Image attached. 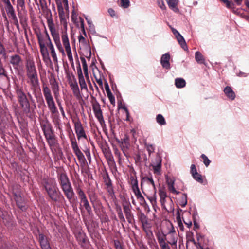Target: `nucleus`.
<instances>
[{
    "label": "nucleus",
    "mask_w": 249,
    "mask_h": 249,
    "mask_svg": "<svg viewBox=\"0 0 249 249\" xmlns=\"http://www.w3.org/2000/svg\"><path fill=\"white\" fill-rule=\"evenodd\" d=\"M27 76L29 79L28 83L31 85V89L32 91L40 89L37 74Z\"/></svg>",
    "instance_id": "13"
},
{
    "label": "nucleus",
    "mask_w": 249,
    "mask_h": 249,
    "mask_svg": "<svg viewBox=\"0 0 249 249\" xmlns=\"http://www.w3.org/2000/svg\"><path fill=\"white\" fill-rule=\"evenodd\" d=\"M38 241L41 248L50 245L48 238L43 234L38 235Z\"/></svg>",
    "instance_id": "29"
},
{
    "label": "nucleus",
    "mask_w": 249,
    "mask_h": 249,
    "mask_svg": "<svg viewBox=\"0 0 249 249\" xmlns=\"http://www.w3.org/2000/svg\"><path fill=\"white\" fill-rule=\"evenodd\" d=\"M48 25L57 48L61 53H64L63 48L60 42L59 34L55 30L54 24L52 20H48Z\"/></svg>",
    "instance_id": "6"
},
{
    "label": "nucleus",
    "mask_w": 249,
    "mask_h": 249,
    "mask_svg": "<svg viewBox=\"0 0 249 249\" xmlns=\"http://www.w3.org/2000/svg\"><path fill=\"white\" fill-rule=\"evenodd\" d=\"M52 90L54 94V98H57V97H59V86L57 83H54L52 87Z\"/></svg>",
    "instance_id": "43"
},
{
    "label": "nucleus",
    "mask_w": 249,
    "mask_h": 249,
    "mask_svg": "<svg viewBox=\"0 0 249 249\" xmlns=\"http://www.w3.org/2000/svg\"><path fill=\"white\" fill-rule=\"evenodd\" d=\"M224 92L229 99L231 100H233L235 99V94L231 87L226 86L224 89Z\"/></svg>",
    "instance_id": "28"
},
{
    "label": "nucleus",
    "mask_w": 249,
    "mask_h": 249,
    "mask_svg": "<svg viewBox=\"0 0 249 249\" xmlns=\"http://www.w3.org/2000/svg\"><path fill=\"white\" fill-rule=\"evenodd\" d=\"M117 142L120 144V147L124 154L127 157L128 153V149L130 146L129 138L127 135H125L124 137L121 140L117 139Z\"/></svg>",
    "instance_id": "9"
},
{
    "label": "nucleus",
    "mask_w": 249,
    "mask_h": 249,
    "mask_svg": "<svg viewBox=\"0 0 249 249\" xmlns=\"http://www.w3.org/2000/svg\"><path fill=\"white\" fill-rule=\"evenodd\" d=\"M134 159L136 164L146 162L148 160L146 154L143 152L140 151L136 154Z\"/></svg>",
    "instance_id": "24"
},
{
    "label": "nucleus",
    "mask_w": 249,
    "mask_h": 249,
    "mask_svg": "<svg viewBox=\"0 0 249 249\" xmlns=\"http://www.w3.org/2000/svg\"><path fill=\"white\" fill-rule=\"evenodd\" d=\"M77 70L79 80V83L81 89H85L86 91H88L87 86L84 77L83 76L82 70L80 67V64L79 63H78V66L77 68Z\"/></svg>",
    "instance_id": "18"
},
{
    "label": "nucleus",
    "mask_w": 249,
    "mask_h": 249,
    "mask_svg": "<svg viewBox=\"0 0 249 249\" xmlns=\"http://www.w3.org/2000/svg\"><path fill=\"white\" fill-rule=\"evenodd\" d=\"M222 2H223L225 5L226 7L228 8H233L234 6V4L232 1H230L228 0H220Z\"/></svg>",
    "instance_id": "58"
},
{
    "label": "nucleus",
    "mask_w": 249,
    "mask_h": 249,
    "mask_svg": "<svg viewBox=\"0 0 249 249\" xmlns=\"http://www.w3.org/2000/svg\"><path fill=\"white\" fill-rule=\"evenodd\" d=\"M187 203V195L185 194H182L181 200H180V205L181 206V207H185Z\"/></svg>",
    "instance_id": "53"
},
{
    "label": "nucleus",
    "mask_w": 249,
    "mask_h": 249,
    "mask_svg": "<svg viewBox=\"0 0 249 249\" xmlns=\"http://www.w3.org/2000/svg\"><path fill=\"white\" fill-rule=\"evenodd\" d=\"M58 180L60 187L70 203H71L75 196L73 188L66 173L58 174Z\"/></svg>",
    "instance_id": "1"
},
{
    "label": "nucleus",
    "mask_w": 249,
    "mask_h": 249,
    "mask_svg": "<svg viewBox=\"0 0 249 249\" xmlns=\"http://www.w3.org/2000/svg\"><path fill=\"white\" fill-rule=\"evenodd\" d=\"M81 203H83V206L86 210L87 213L90 214L92 213L91 207L87 198L80 200Z\"/></svg>",
    "instance_id": "35"
},
{
    "label": "nucleus",
    "mask_w": 249,
    "mask_h": 249,
    "mask_svg": "<svg viewBox=\"0 0 249 249\" xmlns=\"http://www.w3.org/2000/svg\"><path fill=\"white\" fill-rule=\"evenodd\" d=\"M44 135L49 146L51 148L55 146L57 143V140L53 128L46 133Z\"/></svg>",
    "instance_id": "14"
},
{
    "label": "nucleus",
    "mask_w": 249,
    "mask_h": 249,
    "mask_svg": "<svg viewBox=\"0 0 249 249\" xmlns=\"http://www.w3.org/2000/svg\"><path fill=\"white\" fill-rule=\"evenodd\" d=\"M103 179L104 180V182L105 183V184L106 185V186H112V181L107 171H106L105 174L103 175Z\"/></svg>",
    "instance_id": "36"
},
{
    "label": "nucleus",
    "mask_w": 249,
    "mask_h": 249,
    "mask_svg": "<svg viewBox=\"0 0 249 249\" xmlns=\"http://www.w3.org/2000/svg\"><path fill=\"white\" fill-rule=\"evenodd\" d=\"M150 166L152 167L154 174L158 175L161 174V159L157 156L155 158V161L153 162Z\"/></svg>",
    "instance_id": "16"
},
{
    "label": "nucleus",
    "mask_w": 249,
    "mask_h": 249,
    "mask_svg": "<svg viewBox=\"0 0 249 249\" xmlns=\"http://www.w3.org/2000/svg\"><path fill=\"white\" fill-rule=\"evenodd\" d=\"M70 139L73 152L76 156L78 161L80 163L81 167L84 166L87 163V160L84 154L79 148L74 135H73V136H70Z\"/></svg>",
    "instance_id": "4"
},
{
    "label": "nucleus",
    "mask_w": 249,
    "mask_h": 249,
    "mask_svg": "<svg viewBox=\"0 0 249 249\" xmlns=\"http://www.w3.org/2000/svg\"><path fill=\"white\" fill-rule=\"evenodd\" d=\"M130 5L129 0H121V6L124 8H127Z\"/></svg>",
    "instance_id": "61"
},
{
    "label": "nucleus",
    "mask_w": 249,
    "mask_h": 249,
    "mask_svg": "<svg viewBox=\"0 0 249 249\" xmlns=\"http://www.w3.org/2000/svg\"><path fill=\"white\" fill-rule=\"evenodd\" d=\"M32 92L36 99V102L38 103V107H41L42 106H45L44 100L42 95L40 89L33 91Z\"/></svg>",
    "instance_id": "23"
},
{
    "label": "nucleus",
    "mask_w": 249,
    "mask_h": 249,
    "mask_svg": "<svg viewBox=\"0 0 249 249\" xmlns=\"http://www.w3.org/2000/svg\"><path fill=\"white\" fill-rule=\"evenodd\" d=\"M117 214L118 218H119V220L121 222L123 223L125 222V218L123 215V213H122V210L121 208H119L117 210Z\"/></svg>",
    "instance_id": "48"
},
{
    "label": "nucleus",
    "mask_w": 249,
    "mask_h": 249,
    "mask_svg": "<svg viewBox=\"0 0 249 249\" xmlns=\"http://www.w3.org/2000/svg\"><path fill=\"white\" fill-rule=\"evenodd\" d=\"M170 55L168 53L162 55L160 60V63L163 68L166 69L170 68Z\"/></svg>",
    "instance_id": "27"
},
{
    "label": "nucleus",
    "mask_w": 249,
    "mask_h": 249,
    "mask_svg": "<svg viewBox=\"0 0 249 249\" xmlns=\"http://www.w3.org/2000/svg\"><path fill=\"white\" fill-rule=\"evenodd\" d=\"M18 101L23 113L28 115L31 112V107L29 100L22 87L17 86L15 88Z\"/></svg>",
    "instance_id": "2"
},
{
    "label": "nucleus",
    "mask_w": 249,
    "mask_h": 249,
    "mask_svg": "<svg viewBox=\"0 0 249 249\" xmlns=\"http://www.w3.org/2000/svg\"><path fill=\"white\" fill-rule=\"evenodd\" d=\"M40 53L42 55L43 59L44 61H46L47 60H50L47 48L44 49V51L43 52H40Z\"/></svg>",
    "instance_id": "55"
},
{
    "label": "nucleus",
    "mask_w": 249,
    "mask_h": 249,
    "mask_svg": "<svg viewBox=\"0 0 249 249\" xmlns=\"http://www.w3.org/2000/svg\"><path fill=\"white\" fill-rule=\"evenodd\" d=\"M171 30L173 34L176 36L178 43L180 44L181 48L185 51L188 50V47L184 37L176 29L173 28H171Z\"/></svg>",
    "instance_id": "17"
},
{
    "label": "nucleus",
    "mask_w": 249,
    "mask_h": 249,
    "mask_svg": "<svg viewBox=\"0 0 249 249\" xmlns=\"http://www.w3.org/2000/svg\"><path fill=\"white\" fill-rule=\"evenodd\" d=\"M44 32L46 33V41L45 42V45H46V46L49 48V49H50L51 48V46H53V44L51 42V40L49 37V34L47 33L46 29L45 30Z\"/></svg>",
    "instance_id": "50"
},
{
    "label": "nucleus",
    "mask_w": 249,
    "mask_h": 249,
    "mask_svg": "<svg viewBox=\"0 0 249 249\" xmlns=\"http://www.w3.org/2000/svg\"><path fill=\"white\" fill-rule=\"evenodd\" d=\"M74 125V129L77 135L78 140H80L82 138H84L87 140V136L85 133L84 128L82 126L81 122L79 119L77 121H73Z\"/></svg>",
    "instance_id": "8"
},
{
    "label": "nucleus",
    "mask_w": 249,
    "mask_h": 249,
    "mask_svg": "<svg viewBox=\"0 0 249 249\" xmlns=\"http://www.w3.org/2000/svg\"><path fill=\"white\" fill-rule=\"evenodd\" d=\"M132 189L137 198L142 196L140 191L139 187Z\"/></svg>",
    "instance_id": "62"
},
{
    "label": "nucleus",
    "mask_w": 249,
    "mask_h": 249,
    "mask_svg": "<svg viewBox=\"0 0 249 249\" xmlns=\"http://www.w3.org/2000/svg\"><path fill=\"white\" fill-rule=\"evenodd\" d=\"M14 199L17 206L22 211H25L27 210V207L25 204V201L19 194H15Z\"/></svg>",
    "instance_id": "20"
},
{
    "label": "nucleus",
    "mask_w": 249,
    "mask_h": 249,
    "mask_svg": "<svg viewBox=\"0 0 249 249\" xmlns=\"http://www.w3.org/2000/svg\"><path fill=\"white\" fill-rule=\"evenodd\" d=\"M178 2V0H168L167 1L169 8L176 12L178 11V9L177 7Z\"/></svg>",
    "instance_id": "34"
},
{
    "label": "nucleus",
    "mask_w": 249,
    "mask_h": 249,
    "mask_svg": "<svg viewBox=\"0 0 249 249\" xmlns=\"http://www.w3.org/2000/svg\"><path fill=\"white\" fill-rule=\"evenodd\" d=\"M158 243L161 249H171L170 246V244L164 241L163 238H160L158 236H156Z\"/></svg>",
    "instance_id": "32"
},
{
    "label": "nucleus",
    "mask_w": 249,
    "mask_h": 249,
    "mask_svg": "<svg viewBox=\"0 0 249 249\" xmlns=\"http://www.w3.org/2000/svg\"><path fill=\"white\" fill-rule=\"evenodd\" d=\"M144 182H146L147 183L151 184L152 185V186L153 187V188L154 189H155V183H154V180H153L152 176L143 177L141 180V186H142V183Z\"/></svg>",
    "instance_id": "37"
},
{
    "label": "nucleus",
    "mask_w": 249,
    "mask_h": 249,
    "mask_svg": "<svg viewBox=\"0 0 249 249\" xmlns=\"http://www.w3.org/2000/svg\"><path fill=\"white\" fill-rule=\"evenodd\" d=\"M201 158L203 160V162L206 167L208 166L211 163L210 160L208 157L204 154L201 155Z\"/></svg>",
    "instance_id": "56"
},
{
    "label": "nucleus",
    "mask_w": 249,
    "mask_h": 249,
    "mask_svg": "<svg viewBox=\"0 0 249 249\" xmlns=\"http://www.w3.org/2000/svg\"><path fill=\"white\" fill-rule=\"evenodd\" d=\"M40 126L44 134L53 129L52 124L48 120H42L40 122Z\"/></svg>",
    "instance_id": "26"
},
{
    "label": "nucleus",
    "mask_w": 249,
    "mask_h": 249,
    "mask_svg": "<svg viewBox=\"0 0 249 249\" xmlns=\"http://www.w3.org/2000/svg\"><path fill=\"white\" fill-rule=\"evenodd\" d=\"M103 152L108 163L109 164H115L113 157L111 154V151L109 150L105 149L104 151H103Z\"/></svg>",
    "instance_id": "30"
},
{
    "label": "nucleus",
    "mask_w": 249,
    "mask_h": 249,
    "mask_svg": "<svg viewBox=\"0 0 249 249\" xmlns=\"http://www.w3.org/2000/svg\"><path fill=\"white\" fill-rule=\"evenodd\" d=\"M89 198L90 199V202L92 203V206L93 207H94L95 203H96L97 200V196L95 194L93 195H89Z\"/></svg>",
    "instance_id": "57"
},
{
    "label": "nucleus",
    "mask_w": 249,
    "mask_h": 249,
    "mask_svg": "<svg viewBox=\"0 0 249 249\" xmlns=\"http://www.w3.org/2000/svg\"><path fill=\"white\" fill-rule=\"evenodd\" d=\"M49 49L50 50L51 54L53 58V61L54 62H57V57L55 52L54 47L51 46Z\"/></svg>",
    "instance_id": "49"
},
{
    "label": "nucleus",
    "mask_w": 249,
    "mask_h": 249,
    "mask_svg": "<svg viewBox=\"0 0 249 249\" xmlns=\"http://www.w3.org/2000/svg\"><path fill=\"white\" fill-rule=\"evenodd\" d=\"M166 183L168 185V188L170 192L173 194H178L180 192L176 191L174 187L175 180L168 177L166 178Z\"/></svg>",
    "instance_id": "25"
},
{
    "label": "nucleus",
    "mask_w": 249,
    "mask_h": 249,
    "mask_svg": "<svg viewBox=\"0 0 249 249\" xmlns=\"http://www.w3.org/2000/svg\"><path fill=\"white\" fill-rule=\"evenodd\" d=\"M148 199L149 200L153 207L156 204L157 202L155 195H154L153 196L148 197Z\"/></svg>",
    "instance_id": "63"
},
{
    "label": "nucleus",
    "mask_w": 249,
    "mask_h": 249,
    "mask_svg": "<svg viewBox=\"0 0 249 249\" xmlns=\"http://www.w3.org/2000/svg\"><path fill=\"white\" fill-rule=\"evenodd\" d=\"M25 68L27 76L37 74L35 63L32 58L26 59Z\"/></svg>",
    "instance_id": "10"
},
{
    "label": "nucleus",
    "mask_w": 249,
    "mask_h": 249,
    "mask_svg": "<svg viewBox=\"0 0 249 249\" xmlns=\"http://www.w3.org/2000/svg\"><path fill=\"white\" fill-rule=\"evenodd\" d=\"M177 221L178 223V228H179L180 230L181 231H183L184 230V226L183 225V223L182 222L180 214L179 213H178V215L176 217Z\"/></svg>",
    "instance_id": "46"
},
{
    "label": "nucleus",
    "mask_w": 249,
    "mask_h": 249,
    "mask_svg": "<svg viewBox=\"0 0 249 249\" xmlns=\"http://www.w3.org/2000/svg\"><path fill=\"white\" fill-rule=\"evenodd\" d=\"M7 77L6 71L3 67V65L0 66V76Z\"/></svg>",
    "instance_id": "64"
},
{
    "label": "nucleus",
    "mask_w": 249,
    "mask_h": 249,
    "mask_svg": "<svg viewBox=\"0 0 249 249\" xmlns=\"http://www.w3.org/2000/svg\"><path fill=\"white\" fill-rule=\"evenodd\" d=\"M22 62L21 57L18 54H14L10 56V63L15 69H18Z\"/></svg>",
    "instance_id": "21"
},
{
    "label": "nucleus",
    "mask_w": 249,
    "mask_h": 249,
    "mask_svg": "<svg viewBox=\"0 0 249 249\" xmlns=\"http://www.w3.org/2000/svg\"><path fill=\"white\" fill-rule=\"evenodd\" d=\"M132 206L129 202L124 203L123 204V208L124 212L125 214L126 218L129 223H132L134 221V215L131 211Z\"/></svg>",
    "instance_id": "12"
},
{
    "label": "nucleus",
    "mask_w": 249,
    "mask_h": 249,
    "mask_svg": "<svg viewBox=\"0 0 249 249\" xmlns=\"http://www.w3.org/2000/svg\"><path fill=\"white\" fill-rule=\"evenodd\" d=\"M70 86L74 96L78 97L80 96V90L77 82L75 81L74 82L71 83Z\"/></svg>",
    "instance_id": "31"
},
{
    "label": "nucleus",
    "mask_w": 249,
    "mask_h": 249,
    "mask_svg": "<svg viewBox=\"0 0 249 249\" xmlns=\"http://www.w3.org/2000/svg\"><path fill=\"white\" fill-rule=\"evenodd\" d=\"M193 177L197 182L200 183L203 182V179L202 176L198 172L196 173V174H195L194 176H193Z\"/></svg>",
    "instance_id": "59"
},
{
    "label": "nucleus",
    "mask_w": 249,
    "mask_h": 249,
    "mask_svg": "<svg viewBox=\"0 0 249 249\" xmlns=\"http://www.w3.org/2000/svg\"><path fill=\"white\" fill-rule=\"evenodd\" d=\"M77 193L78 195L80 200L87 198L85 193L81 188H78L77 189Z\"/></svg>",
    "instance_id": "54"
},
{
    "label": "nucleus",
    "mask_w": 249,
    "mask_h": 249,
    "mask_svg": "<svg viewBox=\"0 0 249 249\" xmlns=\"http://www.w3.org/2000/svg\"><path fill=\"white\" fill-rule=\"evenodd\" d=\"M195 59L198 63L204 64L205 59L203 56L199 51H197L195 53Z\"/></svg>",
    "instance_id": "39"
},
{
    "label": "nucleus",
    "mask_w": 249,
    "mask_h": 249,
    "mask_svg": "<svg viewBox=\"0 0 249 249\" xmlns=\"http://www.w3.org/2000/svg\"><path fill=\"white\" fill-rule=\"evenodd\" d=\"M157 122L161 125H165L166 123L164 117L161 114H158L156 116Z\"/></svg>",
    "instance_id": "42"
},
{
    "label": "nucleus",
    "mask_w": 249,
    "mask_h": 249,
    "mask_svg": "<svg viewBox=\"0 0 249 249\" xmlns=\"http://www.w3.org/2000/svg\"><path fill=\"white\" fill-rule=\"evenodd\" d=\"M92 108L94 112L102 111L100 105L96 99L92 104Z\"/></svg>",
    "instance_id": "45"
},
{
    "label": "nucleus",
    "mask_w": 249,
    "mask_h": 249,
    "mask_svg": "<svg viewBox=\"0 0 249 249\" xmlns=\"http://www.w3.org/2000/svg\"><path fill=\"white\" fill-rule=\"evenodd\" d=\"M186 82L181 78H177L175 79V85L178 88H182L185 86Z\"/></svg>",
    "instance_id": "38"
},
{
    "label": "nucleus",
    "mask_w": 249,
    "mask_h": 249,
    "mask_svg": "<svg viewBox=\"0 0 249 249\" xmlns=\"http://www.w3.org/2000/svg\"><path fill=\"white\" fill-rule=\"evenodd\" d=\"M46 191L50 199L55 202L59 201L61 198L64 199L63 195L56 184L50 188H48Z\"/></svg>",
    "instance_id": "7"
},
{
    "label": "nucleus",
    "mask_w": 249,
    "mask_h": 249,
    "mask_svg": "<svg viewBox=\"0 0 249 249\" xmlns=\"http://www.w3.org/2000/svg\"><path fill=\"white\" fill-rule=\"evenodd\" d=\"M19 7H21L22 9L25 8V0H17V11L19 12Z\"/></svg>",
    "instance_id": "52"
},
{
    "label": "nucleus",
    "mask_w": 249,
    "mask_h": 249,
    "mask_svg": "<svg viewBox=\"0 0 249 249\" xmlns=\"http://www.w3.org/2000/svg\"><path fill=\"white\" fill-rule=\"evenodd\" d=\"M62 41L64 46L65 47L66 52L69 61L73 60L72 55L71 51V49L69 41L68 35L66 33H63L62 35Z\"/></svg>",
    "instance_id": "11"
},
{
    "label": "nucleus",
    "mask_w": 249,
    "mask_h": 249,
    "mask_svg": "<svg viewBox=\"0 0 249 249\" xmlns=\"http://www.w3.org/2000/svg\"><path fill=\"white\" fill-rule=\"evenodd\" d=\"M44 135L49 146L51 148L55 146L57 143V140L53 128L46 133Z\"/></svg>",
    "instance_id": "15"
},
{
    "label": "nucleus",
    "mask_w": 249,
    "mask_h": 249,
    "mask_svg": "<svg viewBox=\"0 0 249 249\" xmlns=\"http://www.w3.org/2000/svg\"><path fill=\"white\" fill-rule=\"evenodd\" d=\"M94 115L96 118L98 119V121L99 122L100 124L102 126L105 124V121L104 119V117L102 114V111H98L94 112Z\"/></svg>",
    "instance_id": "40"
},
{
    "label": "nucleus",
    "mask_w": 249,
    "mask_h": 249,
    "mask_svg": "<svg viewBox=\"0 0 249 249\" xmlns=\"http://www.w3.org/2000/svg\"><path fill=\"white\" fill-rule=\"evenodd\" d=\"M42 91L48 109L51 114L54 115H57L59 114V112L52 94L50 89L47 85H43L42 86Z\"/></svg>",
    "instance_id": "3"
},
{
    "label": "nucleus",
    "mask_w": 249,
    "mask_h": 249,
    "mask_svg": "<svg viewBox=\"0 0 249 249\" xmlns=\"http://www.w3.org/2000/svg\"><path fill=\"white\" fill-rule=\"evenodd\" d=\"M156 236L163 238L164 241L170 244L171 246L177 247L178 236L176 233H164L162 231H159L156 233Z\"/></svg>",
    "instance_id": "5"
},
{
    "label": "nucleus",
    "mask_w": 249,
    "mask_h": 249,
    "mask_svg": "<svg viewBox=\"0 0 249 249\" xmlns=\"http://www.w3.org/2000/svg\"><path fill=\"white\" fill-rule=\"evenodd\" d=\"M159 194L160 196V198H167V193L165 191V189L164 187L160 188L159 190Z\"/></svg>",
    "instance_id": "51"
},
{
    "label": "nucleus",
    "mask_w": 249,
    "mask_h": 249,
    "mask_svg": "<svg viewBox=\"0 0 249 249\" xmlns=\"http://www.w3.org/2000/svg\"><path fill=\"white\" fill-rule=\"evenodd\" d=\"M42 185L45 190H47L48 188H50L55 184V183L48 178H44L42 181Z\"/></svg>",
    "instance_id": "33"
},
{
    "label": "nucleus",
    "mask_w": 249,
    "mask_h": 249,
    "mask_svg": "<svg viewBox=\"0 0 249 249\" xmlns=\"http://www.w3.org/2000/svg\"><path fill=\"white\" fill-rule=\"evenodd\" d=\"M130 183L131 184L132 189L138 187V181L136 177L131 176L130 177Z\"/></svg>",
    "instance_id": "44"
},
{
    "label": "nucleus",
    "mask_w": 249,
    "mask_h": 249,
    "mask_svg": "<svg viewBox=\"0 0 249 249\" xmlns=\"http://www.w3.org/2000/svg\"><path fill=\"white\" fill-rule=\"evenodd\" d=\"M58 11L59 16V18L61 22L65 21V18L64 12L62 6L59 4L58 5Z\"/></svg>",
    "instance_id": "41"
},
{
    "label": "nucleus",
    "mask_w": 249,
    "mask_h": 249,
    "mask_svg": "<svg viewBox=\"0 0 249 249\" xmlns=\"http://www.w3.org/2000/svg\"><path fill=\"white\" fill-rule=\"evenodd\" d=\"M145 146L146 148V149L148 152L149 156H150V155L154 152L155 151V146L154 145L151 144H148L145 143Z\"/></svg>",
    "instance_id": "47"
},
{
    "label": "nucleus",
    "mask_w": 249,
    "mask_h": 249,
    "mask_svg": "<svg viewBox=\"0 0 249 249\" xmlns=\"http://www.w3.org/2000/svg\"><path fill=\"white\" fill-rule=\"evenodd\" d=\"M77 238L79 244L85 243L86 241V236L84 234H80Z\"/></svg>",
    "instance_id": "60"
},
{
    "label": "nucleus",
    "mask_w": 249,
    "mask_h": 249,
    "mask_svg": "<svg viewBox=\"0 0 249 249\" xmlns=\"http://www.w3.org/2000/svg\"><path fill=\"white\" fill-rule=\"evenodd\" d=\"M36 35L39 45L40 51V52H43L44 49L47 48L45 46V42L46 41V33L45 32V35H43L40 31L36 32Z\"/></svg>",
    "instance_id": "19"
},
{
    "label": "nucleus",
    "mask_w": 249,
    "mask_h": 249,
    "mask_svg": "<svg viewBox=\"0 0 249 249\" xmlns=\"http://www.w3.org/2000/svg\"><path fill=\"white\" fill-rule=\"evenodd\" d=\"M5 10L9 18L13 20L14 23H18V18L16 16L15 9L11 4L5 5Z\"/></svg>",
    "instance_id": "22"
}]
</instances>
